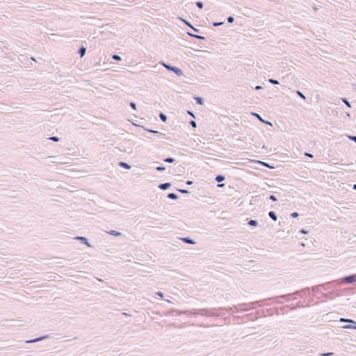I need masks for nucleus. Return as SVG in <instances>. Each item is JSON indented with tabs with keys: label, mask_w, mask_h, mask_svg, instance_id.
<instances>
[{
	"label": "nucleus",
	"mask_w": 356,
	"mask_h": 356,
	"mask_svg": "<svg viewBox=\"0 0 356 356\" xmlns=\"http://www.w3.org/2000/svg\"><path fill=\"white\" fill-rule=\"evenodd\" d=\"M232 309L231 307H216V308H203L200 309H193V310H184L180 311L178 309H171L166 315L170 314L171 313L176 312L178 314H185L188 316L189 315H196L200 314L202 316H208V317H217L220 316L222 314V311L226 310L227 312L231 311Z\"/></svg>",
	"instance_id": "1"
},
{
	"label": "nucleus",
	"mask_w": 356,
	"mask_h": 356,
	"mask_svg": "<svg viewBox=\"0 0 356 356\" xmlns=\"http://www.w3.org/2000/svg\"><path fill=\"white\" fill-rule=\"evenodd\" d=\"M259 305V302L255 301V302H249V303L239 304L238 305L234 306V309L237 312H247V311H249V310H250L252 309L256 308Z\"/></svg>",
	"instance_id": "2"
},
{
	"label": "nucleus",
	"mask_w": 356,
	"mask_h": 356,
	"mask_svg": "<svg viewBox=\"0 0 356 356\" xmlns=\"http://www.w3.org/2000/svg\"><path fill=\"white\" fill-rule=\"evenodd\" d=\"M333 282H336V284L339 285L342 283L345 284H354L356 283V274H351L346 275L340 279L333 280Z\"/></svg>",
	"instance_id": "3"
},
{
	"label": "nucleus",
	"mask_w": 356,
	"mask_h": 356,
	"mask_svg": "<svg viewBox=\"0 0 356 356\" xmlns=\"http://www.w3.org/2000/svg\"><path fill=\"white\" fill-rule=\"evenodd\" d=\"M161 64L164 66L168 71L173 72L178 76H183V71L175 66H172L168 63H165V62H161Z\"/></svg>",
	"instance_id": "4"
},
{
	"label": "nucleus",
	"mask_w": 356,
	"mask_h": 356,
	"mask_svg": "<svg viewBox=\"0 0 356 356\" xmlns=\"http://www.w3.org/2000/svg\"><path fill=\"white\" fill-rule=\"evenodd\" d=\"M341 322H350V324L346 325L343 327L345 329H355L356 330V322L350 318H340Z\"/></svg>",
	"instance_id": "5"
},
{
	"label": "nucleus",
	"mask_w": 356,
	"mask_h": 356,
	"mask_svg": "<svg viewBox=\"0 0 356 356\" xmlns=\"http://www.w3.org/2000/svg\"><path fill=\"white\" fill-rule=\"evenodd\" d=\"M296 296H299L301 298L303 297V296H309L310 295V288L309 287H305L301 290H298L294 292Z\"/></svg>",
	"instance_id": "6"
},
{
	"label": "nucleus",
	"mask_w": 356,
	"mask_h": 356,
	"mask_svg": "<svg viewBox=\"0 0 356 356\" xmlns=\"http://www.w3.org/2000/svg\"><path fill=\"white\" fill-rule=\"evenodd\" d=\"M322 296L323 298H325V299H330V300H332L334 299L335 297H339L340 296V294L337 292H334V291H331V292H329L327 293H322Z\"/></svg>",
	"instance_id": "7"
},
{
	"label": "nucleus",
	"mask_w": 356,
	"mask_h": 356,
	"mask_svg": "<svg viewBox=\"0 0 356 356\" xmlns=\"http://www.w3.org/2000/svg\"><path fill=\"white\" fill-rule=\"evenodd\" d=\"M101 21L99 19H97L94 17H90V26H97L98 27H101Z\"/></svg>",
	"instance_id": "8"
},
{
	"label": "nucleus",
	"mask_w": 356,
	"mask_h": 356,
	"mask_svg": "<svg viewBox=\"0 0 356 356\" xmlns=\"http://www.w3.org/2000/svg\"><path fill=\"white\" fill-rule=\"evenodd\" d=\"M295 293H287V294H285V295H282V296H277V297H274V298H271L270 299H278V298H282V299H285L286 300H289L291 297H292L293 296H294Z\"/></svg>",
	"instance_id": "9"
},
{
	"label": "nucleus",
	"mask_w": 356,
	"mask_h": 356,
	"mask_svg": "<svg viewBox=\"0 0 356 356\" xmlns=\"http://www.w3.org/2000/svg\"><path fill=\"white\" fill-rule=\"evenodd\" d=\"M74 239L80 241L81 243L85 244L89 247V240L88 238L84 236H76Z\"/></svg>",
	"instance_id": "10"
},
{
	"label": "nucleus",
	"mask_w": 356,
	"mask_h": 356,
	"mask_svg": "<svg viewBox=\"0 0 356 356\" xmlns=\"http://www.w3.org/2000/svg\"><path fill=\"white\" fill-rule=\"evenodd\" d=\"M180 240L186 243H188V244L194 245L196 243V242L193 238H191L190 237H182V238H180Z\"/></svg>",
	"instance_id": "11"
},
{
	"label": "nucleus",
	"mask_w": 356,
	"mask_h": 356,
	"mask_svg": "<svg viewBox=\"0 0 356 356\" xmlns=\"http://www.w3.org/2000/svg\"><path fill=\"white\" fill-rule=\"evenodd\" d=\"M252 115L253 116H255L260 122H262L267 124H270V126L273 125L271 122L264 120L259 114H258L257 113H252Z\"/></svg>",
	"instance_id": "12"
},
{
	"label": "nucleus",
	"mask_w": 356,
	"mask_h": 356,
	"mask_svg": "<svg viewBox=\"0 0 356 356\" xmlns=\"http://www.w3.org/2000/svg\"><path fill=\"white\" fill-rule=\"evenodd\" d=\"M47 338H49V336L48 335H44V336H42V337H37V338H35V339L26 341V343H35V342H38V341H42V340H43L44 339H47Z\"/></svg>",
	"instance_id": "13"
},
{
	"label": "nucleus",
	"mask_w": 356,
	"mask_h": 356,
	"mask_svg": "<svg viewBox=\"0 0 356 356\" xmlns=\"http://www.w3.org/2000/svg\"><path fill=\"white\" fill-rule=\"evenodd\" d=\"M170 186L171 183L170 182L161 183L158 186L159 188L163 191L168 189Z\"/></svg>",
	"instance_id": "14"
},
{
	"label": "nucleus",
	"mask_w": 356,
	"mask_h": 356,
	"mask_svg": "<svg viewBox=\"0 0 356 356\" xmlns=\"http://www.w3.org/2000/svg\"><path fill=\"white\" fill-rule=\"evenodd\" d=\"M188 35H190L191 37L193 38H195V39H197V40H205V37L202 36V35H197V34H194V33H190V32H188L187 33Z\"/></svg>",
	"instance_id": "15"
},
{
	"label": "nucleus",
	"mask_w": 356,
	"mask_h": 356,
	"mask_svg": "<svg viewBox=\"0 0 356 356\" xmlns=\"http://www.w3.org/2000/svg\"><path fill=\"white\" fill-rule=\"evenodd\" d=\"M100 62H101V59L99 61H97V62H96L95 63L93 64L92 68L94 69V70H93L92 72H95V71L102 70L101 68H99V67L102 66Z\"/></svg>",
	"instance_id": "16"
},
{
	"label": "nucleus",
	"mask_w": 356,
	"mask_h": 356,
	"mask_svg": "<svg viewBox=\"0 0 356 356\" xmlns=\"http://www.w3.org/2000/svg\"><path fill=\"white\" fill-rule=\"evenodd\" d=\"M118 165L120 167H122V168H123L124 169H127V170H129V169H130L131 168V165L129 163H125L124 161H120Z\"/></svg>",
	"instance_id": "17"
},
{
	"label": "nucleus",
	"mask_w": 356,
	"mask_h": 356,
	"mask_svg": "<svg viewBox=\"0 0 356 356\" xmlns=\"http://www.w3.org/2000/svg\"><path fill=\"white\" fill-rule=\"evenodd\" d=\"M268 216L274 221L277 220V216L276 213L273 211H270L268 212Z\"/></svg>",
	"instance_id": "18"
},
{
	"label": "nucleus",
	"mask_w": 356,
	"mask_h": 356,
	"mask_svg": "<svg viewBox=\"0 0 356 356\" xmlns=\"http://www.w3.org/2000/svg\"><path fill=\"white\" fill-rule=\"evenodd\" d=\"M107 234L114 236H120L122 235V233L115 230H110L106 232Z\"/></svg>",
	"instance_id": "19"
},
{
	"label": "nucleus",
	"mask_w": 356,
	"mask_h": 356,
	"mask_svg": "<svg viewBox=\"0 0 356 356\" xmlns=\"http://www.w3.org/2000/svg\"><path fill=\"white\" fill-rule=\"evenodd\" d=\"M321 286H324V285L318 284L313 286L310 288V290H312L314 293H318L319 292V289L321 288Z\"/></svg>",
	"instance_id": "20"
},
{
	"label": "nucleus",
	"mask_w": 356,
	"mask_h": 356,
	"mask_svg": "<svg viewBox=\"0 0 356 356\" xmlns=\"http://www.w3.org/2000/svg\"><path fill=\"white\" fill-rule=\"evenodd\" d=\"M78 53L79 54L81 57H83V56H85V54L86 53V48L83 46H81L79 49Z\"/></svg>",
	"instance_id": "21"
},
{
	"label": "nucleus",
	"mask_w": 356,
	"mask_h": 356,
	"mask_svg": "<svg viewBox=\"0 0 356 356\" xmlns=\"http://www.w3.org/2000/svg\"><path fill=\"white\" fill-rule=\"evenodd\" d=\"M194 99L195 100L196 104L199 105H202L204 102V98L201 97H195Z\"/></svg>",
	"instance_id": "22"
},
{
	"label": "nucleus",
	"mask_w": 356,
	"mask_h": 356,
	"mask_svg": "<svg viewBox=\"0 0 356 356\" xmlns=\"http://www.w3.org/2000/svg\"><path fill=\"white\" fill-rule=\"evenodd\" d=\"M332 284H336V282H333V281H331V282H328L326 283L321 284V285H324V286H321V288L326 291L330 289L329 285Z\"/></svg>",
	"instance_id": "23"
},
{
	"label": "nucleus",
	"mask_w": 356,
	"mask_h": 356,
	"mask_svg": "<svg viewBox=\"0 0 356 356\" xmlns=\"http://www.w3.org/2000/svg\"><path fill=\"white\" fill-rule=\"evenodd\" d=\"M225 179V176L222 175H216V177L215 178V180L218 183L223 181Z\"/></svg>",
	"instance_id": "24"
},
{
	"label": "nucleus",
	"mask_w": 356,
	"mask_h": 356,
	"mask_svg": "<svg viewBox=\"0 0 356 356\" xmlns=\"http://www.w3.org/2000/svg\"><path fill=\"white\" fill-rule=\"evenodd\" d=\"M167 197L169 199H171V200H177L179 198L178 195L175 193H168Z\"/></svg>",
	"instance_id": "25"
},
{
	"label": "nucleus",
	"mask_w": 356,
	"mask_h": 356,
	"mask_svg": "<svg viewBox=\"0 0 356 356\" xmlns=\"http://www.w3.org/2000/svg\"><path fill=\"white\" fill-rule=\"evenodd\" d=\"M248 224L250 226L257 227V226L258 225V222H257V220H256L250 219V220H248Z\"/></svg>",
	"instance_id": "26"
},
{
	"label": "nucleus",
	"mask_w": 356,
	"mask_h": 356,
	"mask_svg": "<svg viewBox=\"0 0 356 356\" xmlns=\"http://www.w3.org/2000/svg\"><path fill=\"white\" fill-rule=\"evenodd\" d=\"M159 116L160 119L161 120V121H163V122H166L168 118H167V115L164 113L160 112Z\"/></svg>",
	"instance_id": "27"
},
{
	"label": "nucleus",
	"mask_w": 356,
	"mask_h": 356,
	"mask_svg": "<svg viewBox=\"0 0 356 356\" xmlns=\"http://www.w3.org/2000/svg\"><path fill=\"white\" fill-rule=\"evenodd\" d=\"M164 162L172 163L175 161V159L172 157H168L163 159Z\"/></svg>",
	"instance_id": "28"
},
{
	"label": "nucleus",
	"mask_w": 356,
	"mask_h": 356,
	"mask_svg": "<svg viewBox=\"0 0 356 356\" xmlns=\"http://www.w3.org/2000/svg\"><path fill=\"white\" fill-rule=\"evenodd\" d=\"M341 101L349 108H351V104L349 102V101L348 100L347 98L346 97H343V98H341Z\"/></svg>",
	"instance_id": "29"
},
{
	"label": "nucleus",
	"mask_w": 356,
	"mask_h": 356,
	"mask_svg": "<svg viewBox=\"0 0 356 356\" xmlns=\"http://www.w3.org/2000/svg\"><path fill=\"white\" fill-rule=\"evenodd\" d=\"M296 92L300 98H302L304 100L306 99V97L302 92H300V90H296Z\"/></svg>",
	"instance_id": "30"
},
{
	"label": "nucleus",
	"mask_w": 356,
	"mask_h": 356,
	"mask_svg": "<svg viewBox=\"0 0 356 356\" xmlns=\"http://www.w3.org/2000/svg\"><path fill=\"white\" fill-rule=\"evenodd\" d=\"M260 163H261V164L263 166H265V167H266V168H270V169H273V168H274V167H273V166H272L271 165H270V164H269V163H266V162H264V161H261Z\"/></svg>",
	"instance_id": "31"
},
{
	"label": "nucleus",
	"mask_w": 356,
	"mask_h": 356,
	"mask_svg": "<svg viewBox=\"0 0 356 356\" xmlns=\"http://www.w3.org/2000/svg\"><path fill=\"white\" fill-rule=\"evenodd\" d=\"M268 82H270V83H272L273 85H278L280 83L277 79H269Z\"/></svg>",
	"instance_id": "32"
},
{
	"label": "nucleus",
	"mask_w": 356,
	"mask_h": 356,
	"mask_svg": "<svg viewBox=\"0 0 356 356\" xmlns=\"http://www.w3.org/2000/svg\"><path fill=\"white\" fill-rule=\"evenodd\" d=\"M48 139L54 142H58L60 140V138L58 136H51Z\"/></svg>",
	"instance_id": "33"
},
{
	"label": "nucleus",
	"mask_w": 356,
	"mask_h": 356,
	"mask_svg": "<svg viewBox=\"0 0 356 356\" xmlns=\"http://www.w3.org/2000/svg\"><path fill=\"white\" fill-rule=\"evenodd\" d=\"M195 4L200 9H202L204 7V3L202 1H198L195 3Z\"/></svg>",
	"instance_id": "34"
},
{
	"label": "nucleus",
	"mask_w": 356,
	"mask_h": 356,
	"mask_svg": "<svg viewBox=\"0 0 356 356\" xmlns=\"http://www.w3.org/2000/svg\"><path fill=\"white\" fill-rule=\"evenodd\" d=\"M112 57L115 60H117V61H120L122 60V58L120 56L118 55V54H113L112 55Z\"/></svg>",
	"instance_id": "35"
},
{
	"label": "nucleus",
	"mask_w": 356,
	"mask_h": 356,
	"mask_svg": "<svg viewBox=\"0 0 356 356\" xmlns=\"http://www.w3.org/2000/svg\"><path fill=\"white\" fill-rule=\"evenodd\" d=\"M347 138L356 143V136L346 135Z\"/></svg>",
	"instance_id": "36"
},
{
	"label": "nucleus",
	"mask_w": 356,
	"mask_h": 356,
	"mask_svg": "<svg viewBox=\"0 0 356 356\" xmlns=\"http://www.w3.org/2000/svg\"><path fill=\"white\" fill-rule=\"evenodd\" d=\"M334 353L333 352H328L325 353H321L318 356H332Z\"/></svg>",
	"instance_id": "37"
},
{
	"label": "nucleus",
	"mask_w": 356,
	"mask_h": 356,
	"mask_svg": "<svg viewBox=\"0 0 356 356\" xmlns=\"http://www.w3.org/2000/svg\"><path fill=\"white\" fill-rule=\"evenodd\" d=\"M129 106H130V107H131L133 110H135V111H136V110L137 109V108H136V106H136V104L135 102H131L129 103Z\"/></svg>",
	"instance_id": "38"
},
{
	"label": "nucleus",
	"mask_w": 356,
	"mask_h": 356,
	"mask_svg": "<svg viewBox=\"0 0 356 356\" xmlns=\"http://www.w3.org/2000/svg\"><path fill=\"white\" fill-rule=\"evenodd\" d=\"M156 170L159 172H163L165 170V167L163 165H159L156 168Z\"/></svg>",
	"instance_id": "39"
},
{
	"label": "nucleus",
	"mask_w": 356,
	"mask_h": 356,
	"mask_svg": "<svg viewBox=\"0 0 356 356\" xmlns=\"http://www.w3.org/2000/svg\"><path fill=\"white\" fill-rule=\"evenodd\" d=\"M144 129L149 133H153V134H160L158 131H156V130H153V129H146V128H144Z\"/></svg>",
	"instance_id": "40"
},
{
	"label": "nucleus",
	"mask_w": 356,
	"mask_h": 356,
	"mask_svg": "<svg viewBox=\"0 0 356 356\" xmlns=\"http://www.w3.org/2000/svg\"><path fill=\"white\" fill-rule=\"evenodd\" d=\"M189 124H190L191 127H193V128H196V127H197V123H196V122H195V121H194V120H191V121L189 122Z\"/></svg>",
	"instance_id": "41"
},
{
	"label": "nucleus",
	"mask_w": 356,
	"mask_h": 356,
	"mask_svg": "<svg viewBox=\"0 0 356 356\" xmlns=\"http://www.w3.org/2000/svg\"><path fill=\"white\" fill-rule=\"evenodd\" d=\"M224 24V22H213V26L216 27V26H221Z\"/></svg>",
	"instance_id": "42"
},
{
	"label": "nucleus",
	"mask_w": 356,
	"mask_h": 356,
	"mask_svg": "<svg viewBox=\"0 0 356 356\" xmlns=\"http://www.w3.org/2000/svg\"><path fill=\"white\" fill-rule=\"evenodd\" d=\"M177 191L182 194L189 193V191L186 189H177Z\"/></svg>",
	"instance_id": "43"
},
{
	"label": "nucleus",
	"mask_w": 356,
	"mask_h": 356,
	"mask_svg": "<svg viewBox=\"0 0 356 356\" xmlns=\"http://www.w3.org/2000/svg\"><path fill=\"white\" fill-rule=\"evenodd\" d=\"M268 198H269L270 200L273 201V202H276V201L277 200V197H276V196H275V195H270L268 197Z\"/></svg>",
	"instance_id": "44"
},
{
	"label": "nucleus",
	"mask_w": 356,
	"mask_h": 356,
	"mask_svg": "<svg viewBox=\"0 0 356 356\" xmlns=\"http://www.w3.org/2000/svg\"><path fill=\"white\" fill-rule=\"evenodd\" d=\"M227 22L228 23H232L234 21V17H232V16H229L227 18Z\"/></svg>",
	"instance_id": "45"
},
{
	"label": "nucleus",
	"mask_w": 356,
	"mask_h": 356,
	"mask_svg": "<svg viewBox=\"0 0 356 356\" xmlns=\"http://www.w3.org/2000/svg\"><path fill=\"white\" fill-rule=\"evenodd\" d=\"M95 280L97 281V282H101L103 285H106V283L102 279H99L97 277H95Z\"/></svg>",
	"instance_id": "46"
},
{
	"label": "nucleus",
	"mask_w": 356,
	"mask_h": 356,
	"mask_svg": "<svg viewBox=\"0 0 356 356\" xmlns=\"http://www.w3.org/2000/svg\"><path fill=\"white\" fill-rule=\"evenodd\" d=\"M299 216V213L298 212H293L291 213V216L292 218H297Z\"/></svg>",
	"instance_id": "47"
},
{
	"label": "nucleus",
	"mask_w": 356,
	"mask_h": 356,
	"mask_svg": "<svg viewBox=\"0 0 356 356\" xmlns=\"http://www.w3.org/2000/svg\"><path fill=\"white\" fill-rule=\"evenodd\" d=\"M305 155L306 156L309 157V158H313V157H314V156H313V154H310V153H308V152H305Z\"/></svg>",
	"instance_id": "48"
},
{
	"label": "nucleus",
	"mask_w": 356,
	"mask_h": 356,
	"mask_svg": "<svg viewBox=\"0 0 356 356\" xmlns=\"http://www.w3.org/2000/svg\"><path fill=\"white\" fill-rule=\"evenodd\" d=\"M188 113L191 116L193 117V118H195V115H194V113L193 111H188Z\"/></svg>",
	"instance_id": "49"
},
{
	"label": "nucleus",
	"mask_w": 356,
	"mask_h": 356,
	"mask_svg": "<svg viewBox=\"0 0 356 356\" xmlns=\"http://www.w3.org/2000/svg\"><path fill=\"white\" fill-rule=\"evenodd\" d=\"M263 87L261 86H257L254 89L257 90H259L261 89H262Z\"/></svg>",
	"instance_id": "50"
},
{
	"label": "nucleus",
	"mask_w": 356,
	"mask_h": 356,
	"mask_svg": "<svg viewBox=\"0 0 356 356\" xmlns=\"http://www.w3.org/2000/svg\"><path fill=\"white\" fill-rule=\"evenodd\" d=\"M156 294L161 298L163 297V293L161 291L157 292Z\"/></svg>",
	"instance_id": "51"
},
{
	"label": "nucleus",
	"mask_w": 356,
	"mask_h": 356,
	"mask_svg": "<svg viewBox=\"0 0 356 356\" xmlns=\"http://www.w3.org/2000/svg\"><path fill=\"white\" fill-rule=\"evenodd\" d=\"M300 233H302V234H307V230H305V229H300Z\"/></svg>",
	"instance_id": "52"
},
{
	"label": "nucleus",
	"mask_w": 356,
	"mask_h": 356,
	"mask_svg": "<svg viewBox=\"0 0 356 356\" xmlns=\"http://www.w3.org/2000/svg\"><path fill=\"white\" fill-rule=\"evenodd\" d=\"M186 25H188V26L189 27H191V29H192V27H193V26H192V24H191L190 22H186Z\"/></svg>",
	"instance_id": "53"
},
{
	"label": "nucleus",
	"mask_w": 356,
	"mask_h": 356,
	"mask_svg": "<svg viewBox=\"0 0 356 356\" xmlns=\"http://www.w3.org/2000/svg\"><path fill=\"white\" fill-rule=\"evenodd\" d=\"M192 29L195 31V32H197V33H199L200 32V30L195 28V27H192Z\"/></svg>",
	"instance_id": "54"
},
{
	"label": "nucleus",
	"mask_w": 356,
	"mask_h": 356,
	"mask_svg": "<svg viewBox=\"0 0 356 356\" xmlns=\"http://www.w3.org/2000/svg\"><path fill=\"white\" fill-rule=\"evenodd\" d=\"M192 183H193L192 181H189L188 180V181H186V184H188V185H191V184H192Z\"/></svg>",
	"instance_id": "55"
},
{
	"label": "nucleus",
	"mask_w": 356,
	"mask_h": 356,
	"mask_svg": "<svg viewBox=\"0 0 356 356\" xmlns=\"http://www.w3.org/2000/svg\"><path fill=\"white\" fill-rule=\"evenodd\" d=\"M225 186L224 184H218V187H223Z\"/></svg>",
	"instance_id": "56"
},
{
	"label": "nucleus",
	"mask_w": 356,
	"mask_h": 356,
	"mask_svg": "<svg viewBox=\"0 0 356 356\" xmlns=\"http://www.w3.org/2000/svg\"><path fill=\"white\" fill-rule=\"evenodd\" d=\"M92 285H94L93 288L97 289V287L96 286V282H92Z\"/></svg>",
	"instance_id": "57"
},
{
	"label": "nucleus",
	"mask_w": 356,
	"mask_h": 356,
	"mask_svg": "<svg viewBox=\"0 0 356 356\" xmlns=\"http://www.w3.org/2000/svg\"><path fill=\"white\" fill-rule=\"evenodd\" d=\"M353 188L354 190H356V184H353Z\"/></svg>",
	"instance_id": "58"
},
{
	"label": "nucleus",
	"mask_w": 356,
	"mask_h": 356,
	"mask_svg": "<svg viewBox=\"0 0 356 356\" xmlns=\"http://www.w3.org/2000/svg\"><path fill=\"white\" fill-rule=\"evenodd\" d=\"M346 115H347V116L350 117V115L349 113H347Z\"/></svg>",
	"instance_id": "59"
},
{
	"label": "nucleus",
	"mask_w": 356,
	"mask_h": 356,
	"mask_svg": "<svg viewBox=\"0 0 356 356\" xmlns=\"http://www.w3.org/2000/svg\"><path fill=\"white\" fill-rule=\"evenodd\" d=\"M100 288L104 289V286H101Z\"/></svg>",
	"instance_id": "60"
}]
</instances>
